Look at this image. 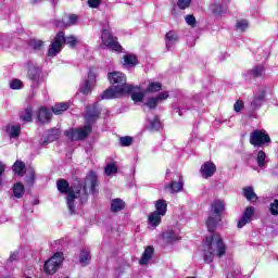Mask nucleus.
Segmentation results:
<instances>
[{"label": "nucleus", "instance_id": "nucleus-1", "mask_svg": "<svg viewBox=\"0 0 278 278\" xmlns=\"http://www.w3.org/2000/svg\"><path fill=\"white\" fill-rule=\"evenodd\" d=\"M223 212H225V201L215 200L211 204V214L206 220V227L212 233L204 239L202 249L204 262L212 264L214 257H223L227 253V247L223 241V237L216 231L218 223L223 220Z\"/></svg>", "mask_w": 278, "mask_h": 278}, {"label": "nucleus", "instance_id": "nucleus-2", "mask_svg": "<svg viewBox=\"0 0 278 278\" xmlns=\"http://www.w3.org/2000/svg\"><path fill=\"white\" fill-rule=\"evenodd\" d=\"M56 188L61 194H66L67 192V207L71 214H75V205L78 203H84L88 199V194H94V188H97V174L90 172L84 182L81 188L79 184H76L68 189V181L60 179L56 181Z\"/></svg>", "mask_w": 278, "mask_h": 278}, {"label": "nucleus", "instance_id": "nucleus-3", "mask_svg": "<svg viewBox=\"0 0 278 278\" xmlns=\"http://www.w3.org/2000/svg\"><path fill=\"white\" fill-rule=\"evenodd\" d=\"M108 79L110 84H116V86L109 87L100 96L101 101L105 99H121V97H125V94H128L129 90H131V85L127 84V76L122 72L109 73Z\"/></svg>", "mask_w": 278, "mask_h": 278}, {"label": "nucleus", "instance_id": "nucleus-4", "mask_svg": "<svg viewBox=\"0 0 278 278\" xmlns=\"http://www.w3.org/2000/svg\"><path fill=\"white\" fill-rule=\"evenodd\" d=\"M63 45L75 47L77 45V38L75 36L64 37V33H59L49 47L48 58H55L62 51Z\"/></svg>", "mask_w": 278, "mask_h": 278}, {"label": "nucleus", "instance_id": "nucleus-5", "mask_svg": "<svg viewBox=\"0 0 278 278\" xmlns=\"http://www.w3.org/2000/svg\"><path fill=\"white\" fill-rule=\"evenodd\" d=\"M92 132V126L87 124L80 128H70L64 131V136L68 138V140L77 141V140H86L88 136Z\"/></svg>", "mask_w": 278, "mask_h": 278}, {"label": "nucleus", "instance_id": "nucleus-6", "mask_svg": "<svg viewBox=\"0 0 278 278\" xmlns=\"http://www.w3.org/2000/svg\"><path fill=\"white\" fill-rule=\"evenodd\" d=\"M64 261V254L62 252H56L52 257H50L43 265L46 275H55L60 268V264Z\"/></svg>", "mask_w": 278, "mask_h": 278}, {"label": "nucleus", "instance_id": "nucleus-7", "mask_svg": "<svg viewBox=\"0 0 278 278\" xmlns=\"http://www.w3.org/2000/svg\"><path fill=\"white\" fill-rule=\"evenodd\" d=\"M101 40L102 45H104V47H106V49H109L110 51L118 52L123 49V47L118 42V39L112 36V33H110V30L108 29L102 30Z\"/></svg>", "mask_w": 278, "mask_h": 278}, {"label": "nucleus", "instance_id": "nucleus-8", "mask_svg": "<svg viewBox=\"0 0 278 278\" xmlns=\"http://www.w3.org/2000/svg\"><path fill=\"white\" fill-rule=\"evenodd\" d=\"M268 142H270V136L265 130H254L250 135V143L253 147H264Z\"/></svg>", "mask_w": 278, "mask_h": 278}, {"label": "nucleus", "instance_id": "nucleus-9", "mask_svg": "<svg viewBox=\"0 0 278 278\" xmlns=\"http://www.w3.org/2000/svg\"><path fill=\"white\" fill-rule=\"evenodd\" d=\"M42 71L40 67L36 66L34 63H28L27 77L33 81L31 88H38L40 85V74Z\"/></svg>", "mask_w": 278, "mask_h": 278}, {"label": "nucleus", "instance_id": "nucleus-10", "mask_svg": "<svg viewBox=\"0 0 278 278\" xmlns=\"http://www.w3.org/2000/svg\"><path fill=\"white\" fill-rule=\"evenodd\" d=\"M254 215H255V208L253 206H248L243 212V215L240 217L238 222V228L242 229L244 225H248V223H251Z\"/></svg>", "mask_w": 278, "mask_h": 278}, {"label": "nucleus", "instance_id": "nucleus-11", "mask_svg": "<svg viewBox=\"0 0 278 278\" xmlns=\"http://www.w3.org/2000/svg\"><path fill=\"white\" fill-rule=\"evenodd\" d=\"M96 79L94 74H89L87 79H85L80 85L81 94H89L94 88Z\"/></svg>", "mask_w": 278, "mask_h": 278}, {"label": "nucleus", "instance_id": "nucleus-12", "mask_svg": "<svg viewBox=\"0 0 278 278\" xmlns=\"http://www.w3.org/2000/svg\"><path fill=\"white\" fill-rule=\"evenodd\" d=\"M200 173L203 179H210V177H214V173H216V164L213 162H205L202 165Z\"/></svg>", "mask_w": 278, "mask_h": 278}, {"label": "nucleus", "instance_id": "nucleus-13", "mask_svg": "<svg viewBox=\"0 0 278 278\" xmlns=\"http://www.w3.org/2000/svg\"><path fill=\"white\" fill-rule=\"evenodd\" d=\"M177 42H179V35L175 30H169L165 35V45L167 51H173V48L175 45H177Z\"/></svg>", "mask_w": 278, "mask_h": 278}, {"label": "nucleus", "instance_id": "nucleus-14", "mask_svg": "<svg viewBox=\"0 0 278 278\" xmlns=\"http://www.w3.org/2000/svg\"><path fill=\"white\" fill-rule=\"evenodd\" d=\"M229 0H222V3L214 2L211 4L210 10L215 14V16H220V14H225L228 10Z\"/></svg>", "mask_w": 278, "mask_h": 278}, {"label": "nucleus", "instance_id": "nucleus-15", "mask_svg": "<svg viewBox=\"0 0 278 278\" xmlns=\"http://www.w3.org/2000/svg\"><path fill=\"white\" fill-rule=\"evenodd\" d=\"M75 23H77V15H65L61 21L56 22V27L66 29V27H71V25H75Z\"/></svg>", "mask_w": 278, "mask_h": 278}, {"label": "nucleus", "instance_id": "nucleus-16", "mask_svg": "<svg viewBox=\"0 0 278 278\" xmlns=\"http://www.w3.org/2000/svg\"><path fill=\"white\" fill-rule=\"evenodd\" d=\"M181 190H184V181L181 180L172 181L164 187V192H170V194L181 192Z\"/></svg>", "mask_w": 278, "mask_h": 278}, {"label": "nucleus", "instance_id": "nucleus-17", "mask_svg": "<svg viewBox=\"0 0 278 278\" xmlns=\"http://www.w3.org/2000/svg\"><path fill=\"white\" fill-rule=\"evenodd\" d=\"M100 114H101V112L99 111V106L96 104L92 108H89L87 110L85 119L87 123H94V121H97V118H99Z\"/></svg>", "mask_w": 278, "mask_h": 278}, {"label": "nucleus", "instance_id": "nucleus-18", "mask_svg": "<svg viewBox=\"0 0 278 278\" xmlns=\"http://www.w3.org/2000/svg\"><path fill=\"white\" fill-rule=\"evenodd\" d=\"M163 217H164L163 215H161L160 213H155L153 211L148 215V225H150V227H153V229H155L156 227H160V225L162 224Z\"/></svg>", "mask_w": 278, "mask_h": 278}, {"label": "nucleus", "instance_id": "nucleus-19", "mask_svg": "<svg viewBox=\"0 0 278 278\" xmlns=\"http://www.w3.org/2000/svg\"><path fill=\"white\" fill-rule=\"evenodd\" d=\"M181 237H179V233L173 229H168L167 231L163 232V240L166 242V244H173V242H177V240H180Z\"/></svg>", "mask_w": 278, "mask_h": 278}, {"label": "nucleus", "instance_id": "nucleus-20", "mask_svg": "<svg viewBox=\"0 0 278 278\" xmlns=\"http://www.w3.org/2000/svg\"><path fill=\"white\" fill-rule=\"evenodd\" d=\"M128 94H131V99L135 101V103H140L142 99H144V92H142L139 87H134V85H130Z\"/></svg>", "mask_w": 278, "mask_h": 278}, {"label": "nucleus", "instance_id": "nucleus-21", "mask_svg": "<svg viewBox=\"0 0 278 278\" xmlns=\"http://www.w3.org/2000/svg\"><path fill=\"white\" fill-rule=\"evenodd\" d=\"M155 211L154 213L160 214L161 216H166V212H168V204L166 200L160 199L154 203Z\"/></svg>", "mask_w": 278, "mask_h": 278}, {"label": "nucleus", "instance_id": "nucleus-22", "mask_svg": "<svg viewBox=\"0 0 278 278\" xmlns=\"http://www.w3.org/2000/svg\"><path fill=\"white\" fill-rule=\"evenodd\" d=\"M264 99H266V91L265 90L258 91L257 93L254 94V98L251 102V106L254 110H257V108H260L262 103H264Z\"/></svg>", "mask_w": 278, "mask_h": 278}, {"label": "nucleus", "instance_id": "nucleus-23", "mask_svg": "<svg viewBox=\"0 0 278 278\" xmlns=\"http://www.w3.org/2000/svg\"><path fill=\"white\" fill-rule=\"evenodd\" d=\"M60 138V129L53 128L48 131L47 137L41 139L42 144H49V142H55Z\"/></svg>", "mask_w": 278, "mask_h": 278}, {"label": "nucleus", "instance_id": "nucleus-24", "mask_svg": "<svg viewBox=\"0 0 278 278\" xmlns=\"http://www.w3.org/2000/svg\"><path fill=\"white\" fill-rule=\"evenodd\" d=\"M154 252H155V250L153 249V247H151V245L147 247L140 261H139V264L141 266H146V264L151 262V257H153Z\"/></svg>", "mask_w": 278, "mask_h": 278}, {"label": "nucleus", "instance_id": "nucleus-25", "mask_svg": "<svg viewBox=\"0 0 278 278\" xmlns=\"http://www.w3.org/2000/svg\"><path fill=\"white\" fill-rule=\"evenodd\" d=\"M51 116H53V113L51 112V110L45 106L39 109L38 121L40 123H49V121H51Z\"/></svg>", "mask_w": 278, "mask_h": 278}, {"label": "nucleus", "instance_id": "nucleus-26", "mask_svg": "<svg viewBox=\"0 0 278 278\" xmlns=\"http://www.w3.org/2000/svg\"><path fill=\"white\" fill-rule=\"evenodd\" d=\"M242 194L251 203H255V201H257V194L255 193V190L253 189V187L243 188Z\"/></svg>", "mask_w": 278, "mask_h": 278}, {"label": "nucleus", "instance_id": "nucleus-27", "mask_svg": "<svg viewBox=\"0 0 278 278\" xmlns=\"http://www.w3.org/2000/svg\"><path fill=\"white\" fill-rule=\"evenodd\" d=\"M90 260H92V257L90 256V251L83 249L79 255L80 265L88 266V264H90Z\"/></svg>", "mask_w": 278, "mask_h": 278}, {"label": "nucleus", "instance_id": "nucleus-28", "mask_svg": "<svg viewBox=\"0 0 278 278\" xmlns=\"http://www.w3.org/2000/svg\"><path fill=\"white\" fill-rule=\"evenodd\" d=\"M123 60H124V66L131 67L138 64V56L131 53L124 55Z\"/></svg>", "mask_w": 278, "mask_h": 278}, {"label": "nucleus", "instance_id": "nucleus-29", "mask_svg": "<svg viewBox=\"0 0 278 278\" xmlns=\"http://www.w3.org/2000/svg\"><path fill=\"white\" fill-rule=\"evenodd\" d=\"M125 208V202L122 199H114L111 202L112 212H121Z\"/></svg>", "mask_w": 278, "mask_h": 278}, {"label": "nucleus", "instance_id": "nucleus-30", "mask_svg": "<svg viewBox=\"0 0 278 278\" xmlns=\"http://www.w3.org/2000/svg\"><path fill=\"white\" fill-rule=\"evenodd\" d=\"M13 194L16 199H23V194H25V187L21 182H16L13 186Z\"/></svg>", "mask_w": 278, "mask_h": 278}, {"label": "nucleus", "instance_id": "nucleus-31", "mask_svg": "<svg viewBox=\"0 0 278 278\" xmlns=\"http://www.w3.org/2000/svg\"><path fill=\"white\" fill-rule=\"evenodd\" d=\"M68 110V103L66 102H61V103H56L53 108H52V112L53 114L60 115L63 112H66Z\"/></svg>", "mask_w": 278, "mask_h": 278}, {"label": "nucleus", "instance_id": "nucleus-32", "mask_svg": "<svg viewBox=\"0 0 278 278\" xmlns=\"http://www.w3.org/2000/svg\"><path fill=\"white\" fill-rule=\"evenodd\" d=\"M10 138H18L21 136V125H12L7 129Z\"/></svg>", "mask_w": 278, "mask_h": 278}, {"label": "nucleus", "instance_id": "nucleus-33", "mask_svg": "<svg viewBox=\"0 0 278 278\" xmlns=\"http://www.w3.org/2000/svg\"><path fill=\"white\" fill-rule=\"evenodd\" d=\"M13 170L16 173V175L23 177V175H25V163L22 161H16L13 165Z\"/></svg>", "mask_w": 278, "mask_h": 278}, {"label": "nucleus", "instance_id": "nucleus-34", "mask_svg": "<svg viewBox=\"0 0 278 278\" xmlns=\"http://www.w3.org/2000/svg\"><path fill=\"white\" fill-rule=\"evenodd\" d=\"M34 110L31 109V106H28L25 109V111H23L21 113V119L23 121V123H31V114H33Z\"/></svg>", "mask_w": 278, "mask_h": 278}, {"label": "nucleus", "instance_id": "nucleus-35", "mask_svg": "<svg viewBox=\"0 0 278 278\" xmlns=\"http://www.w3.org/2000/svg\"><path fill=\"white\" fill-rule=\"evenodd\" d=\"M160 90H162V84L157 83V81H151L148 84V87L146 89V92H160Z\"/></svg>", "mask_w": 278, "mask_h": 278}, {"label": "nucleus", "instance_id": "nucleus-36", "mask_svg": "<svg viewBox=\"0 0 278 278\" xmlns=\"http://www.w3.org/2000/svg\"><path fill=\"white\" fill-rule=\"evenodd\" d=\"M34 181H36V172L34 170V167H28L26 184H28L29 186H34Z\"/></svg>", "mask_w": 278, "mask_h": 278}, {"label": "nucleus", "instance_id": "nucleus-37", "mask_svg": "<svg viewBox=\"0 0 278 278\" xmlns=\"http://www.w3.org/2000/svg\"><path fill=\"white\" fill-rule=\"evenodd\" d=\"M265 73H266V68H264V65H256L251 71V74L253 75V77H263Z\"/></svg>", "mask_w": 278, "mask_h": 278}, {"label": "nucleus", "instance_id": "nucleus-38", "mask_svg": "<svg viewBox=\"0 0 278 278\" xmlns=\"http://www.w3.org/2000/svg\"><path fill=\"white\" fill-rule=\"evenodd\" d=\"M256 162L260 166V168H264L266 165V153L264 151H258L256 154Z\"/></svg>", "mask_w": 278, "mask_h": 278}, {"label": "nucleus", "instance_id": "nucleus-39", "mask_svg": "<svg viewBox=\"0 0 278 278\" xmlns=\"http://www.w3.org/2000/svg\"><path fill=\"white\" fill-rule=\"evenodd\" d=\"M104 173L109 177H112V175H116V173H118V167H116V164L114 163L108 164L104 168Z\"/></svg>", "mask_w": 278, "mask_h": 278}, {"label": "nucleus", "instance_id": "nucleus-40", "mask_svg": "<svg viewBox=\"0 0 278 278\" xmlns=\"http://www.w3.org/2000/svg\"><path fill=\"white\" fill-rule=\"evenodd\" d=\"M160 102H157V99L155 97L148 98L144 105L146 108H149L150 110H155Z\"/></svg>", "mask_w": 278, "mask_h": 278}, {"label": "nucleus", "instance_id": "nucleus-41", "mask_svg": "<svg viewBox=\"0 0 278 278\" xmlns=\"http://www.w3.org/2000/svg\"><path fill=\"white\" fill-rule=\"evenodd\" d=\"M236 28L239 31H247V29H249V21L247 20H239L236 24Z\"/></svg>", "mask_w": 278, "mask_h": 278}, {"label": "nucleus", "instance_id": "nucleus-42", "mask_svg": "<svg viewBox=\"0 0 278 278\" xmlns=\"http://www.w3.org/2000/svg\"><path fill=\"white\" fill-rule=\"evenodd\" d=\"M10 88L12 90H21L23 88V80L17 79V78L11 80Z\"/></svg>", "mask_w": 278, "mask_h": 278}, {"label": "nucleus", "instance_id": "nucleus-43", "mask_svg": "<svg viewBox=\"0 0 278 278\" xmlns=\"http://www.w3.org/2000/svg\"><path fill=\"white\" fill-rule=\"evenodd\" d=\"M132 142H134V138L131 137H122L119 139V144L122 147H131Z\"/></svg>", "mask_w": 278, "mask_h": 278}, {"label": "nucleus", "instance_id": "nucleus-44", "mask_svg": "<svg viewBox=\"0 0 278 278\" xmlns=\"http://www.w3.org/2000/svg\"><path fill=\"white\" fill-rule=\"evenodd\" d=\"M271 216H278V200H274L269 205Z\"/></svg>", "mask_w": 278, "mask_h": 278}, {"label": "nucleus", "instance_id": "nucleus-45", "mask_svg": "<svg viewBox=\"0 0 278 278\" xmlns=\"http://www.w3.org/2000/svg\"><path fill=\"white\" fill-rule=\"evenodd\" d=\"M190 3H192V0H178L177 7L179 10H187V8H190Z\"/></svg>", "mask_w": 278, "mask_h": 278}, {"label": "nucleus", "instance_id": "nucleus-46", "mask_svg": "<svg viewBox=\"0 0 278 278\" xmlns=\"http://www.w3.org/2000/svg\"><path fill=\"white\" fill-rule=\"evenodd\" d=\"M185 21L190 27H197V18L194 17V15H187L185 17Z\"/></svg>", "mask_w": 278, "mask_h": 278}, {"label": "nucleus", "instance_id": "nucleus-47", "mask_svg": "<svg viewBox=\"0 0 278 278\" xmlns=\"http://www.w3.org/2000/svg\"><path fill=\"white\" fill-rule=\"evenodd\" d=\"M161 127L160 123V117L155 116L151 122H150V129L157 130Z\"/></svg>", "mask_w": 278, "mask_h": 278}, {"label": "nucleus", "instance_id": "nucleus-48", "mask_svg": "<svg viewBox=\"0 0 278 278\" xmlns=\"http://www.w3.org/2000/svg\"><path fill=\"white\" fill-rule=\"evenodd\" d=\"M168 97H169L168 91H163L154 98H156L157 103H162V101H166V99H168Z\"/></svg>", "mask_w": 278, "mask_h": 278}, {"label": "nucleus", "instance_id": "nucleus-49", "mask_svg": "<svg viewBox=\"0 0 278 278\" xmlns=\"http://www.w3.org/2000/svg\"><path fill=\"white\" fill-rule=\"evenodd\" d=\"M31 47L33 49H35L36 51H40V49H42V47H45V41L42 40H34L31 42Z\"/></svg>", "mask_w": 278, "mask_h": 278}, {"label": "nucleus", "instance_id": "nucleus-50", "mask_svg": "<svg viewBox=\"0 0 278 278\" xmlns=\"http://www.w3.org/2000/svg\"><path fill=\"white\" fill-rule=\"evenodd\" d=\"M233 110L235 112H242V110H244V102L241 100L237 101L233 105Z\"/></svg>", "mask_w": 278, "mask_h": 278}, {"label": "nucleus", "instance_id": "nucleus-51", "mask_svg": "<svg viewBox=\"0 0 278 278\" xmlns=\"http://www.w3.org/2000/svg\"><path fill=\"white\" fill-rule=\"evenodd\" d=\"M89 8H99L101 5V0H88Z\"/></svg>", "mask_w": 278, "mask_h": 278}, {"label": "nucleus", "instance_id": "nucleus-52", "mask_svg": "<svg viewBox=\"0 0 278 278\" xmlns=\"http://www.w3.org/2000/svg\"><path fill=\"white\" fill-rule=\"evenodd\" d=\"M16 260H18V251L11 253L9 262H16Z\"/></svg>", "mask_w": 278, "mask_h": 278}, {"label": "nucleus", "instance_id": "nucleus-53", "mask_svg": "<svg viewBox=\"0 0 278 278\" xmlns=\"http://www.w3.org/2000/svg\"><path fill=\"white\" fill-rule=\"evenodd\" d=\"M5 173V164L3 162H0V186H1V177Z\"/></svg>", "mask_w": 278, "mask_h": 278}, {"label": "nucleus", "instance_id": "nucleus-54", "mask_svg": "<svg viewBox=\"0 0 278 278\" xmlns=\"http://www.w3.org/2000/svg\"><path fill=\"white\" fill-rule=\"evenodd\" d=\"M33 1V3H36V1H38V0H31Z\"/></svg>", "mask_w": 278, "mask_h": 278}, {"label": "nucleus", "instance_id": "nucleus-55", "mask_svg": "<svg viewBox=\"0 0 278 278\" xmlns=\"http://www.w3.org/2000/svg\"><path fill=\"white\" fill-rule=\"evenodd\" d=\"M237 275H240V270L237 271Z\"/></svg>", "mask_w": 278, "mask_h": 278}]
</instances>
